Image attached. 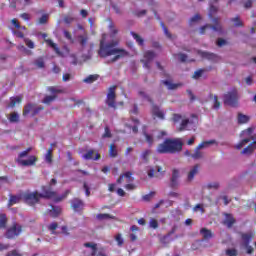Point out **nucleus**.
Returning <instances> with one entry per match:
<instances>
[{"label": "nucleus", "mask_w": 256, "mask_h": 256, "mask_svg": "<svg viewBox=\"0 0 256 256\" xmlns=\"http://www.w3.org/2000/svg\"><path fill=\"white\" fill-rule=\"evenodd\" d=\"M105 39L104 34L100 40L98 49V55L101 57V59H107V57L114 55V57L110 60V63H115L116 61H119V59H123V57H127V55H129L127 50L115 48L117 45H119V41L113 40L111 42H105Z\"/></svg>", "instance_id": "obj_1"}, {"label": "nucleus", "mask_w": 256, "mask_h": 256, "mask_svg": "<svg viewBox=\"0 0 256 256\" xmlns=\"http://www.w3.org/2000/svg\"><path fill=\"white\" fill-rule=\"evenodd\" d=\"M217 11H219L218 7L210 5L209 18L212 19L213 25L206 24L202 26L199 30L200 35H205L207 31H211L208 33L210 37H215V34H213V32L219 33V35H223V25H221L219 18H213V15H215Z\"/></svg>", "instance_id": "obj_2"}, {"label": "nucleus", "mask_w": 256, "mask_h": 256, "mask_svg": "<svg viewBox=\"0 0 256 256\" xmlns=\"http://www.w3.org/2000/svg\"><path fill=\"white\" fill-rule=\"evenodd\" d=\"M183 149V142L180 140L166 139L162 144L157 147V153H179Z\"/></svg>", "instance_id": "obj_3"}, {"label": "nucleus", "mask_w": 256, "mask_h": 256, "mask_svg": "<svg viewBox=\"0 0 256 256\" xmlns=\"http://www.w3.org/2000/svg\"><path fill=\"white\" fill-rule=\"evenodd\" d=\"M42 193H39L41 199H54L56 203L63 201V199H67L71 190H66L61 196H57V192L53 191L51 185L42 186Z\"/></svg>", "instance_id": "obj_4"}, {"label": "nucleus", "mask_w": 256, "mask_h": 256, "mask_svg": "<svg viewBox=\"0 0 256 256\" xmlns=\"http://www.w3.org/2000/svg\"><path fill=\"white\" fill-rule=\"evenodd\" d=\"M223 99L224 105H229V107H237V105H239V94L237 93V89L227 92Z\"/></svg>", "instance_id": "obj_5"}, {"label": "nucleus", "mask_w": 256, "mask_h": 256, "mask_svg": "<svg viewBox=\"0 0 256 256\" xmlns=\"http://www.w3.org/2000/svg\"><path fill=\"white\" fill-rule=\"evenodd\" d=\"M22 199L26 205H30V207H33V205H37L39 201H41V195L39 192H26L22 194Z\"/></svg>", "instance_id": "obj_6"}, {"label": "nucleus", "mask_w": 256, "mask_h": 256, "mask_svg": "<svg viewBox=\"0 0 256 256\" xmlns=\"http://www.w3.org/2000/svg\"><path fill=\"white\" fill-rule=\"evenodd\" d=\"M117 89V86H111L108 90V94L106 97V105L110 107L111 109H117V94L115 93V90Z\"/></svg>", "instance_id": "obj_7"}, {"label": "nucleus", "mask_w": 256, "mask_h": 256, "mask_svg": "<svg viewBox=\"0 0 256 256\" xmlns=\"http://www.w3.org/2000/svg\"><path fill=\"white\" fill-rule=\"evenodd\" d=\"M172 121L173 123H179V121H181L180 126L178 128V131H187V126L189 125V123H191V120H189V118H185L183 115L181 114H177L174 113L172 115Z\"/></svg>", "instance_id": "obj_8"}, {"label": "nucleus", "mask_w": 256, "mask_h": 256, "mask_svg": "<svg viewBox=\"0 0 256 256\" xmlns=\"http://www.w3.org/2000/svg\"><path fill=\"white\" fill-rule=\"evenodd\" d=\"M215 143H217L215 140H209L200 143L196 147L194 154L191 155L192 159H203V152H201V149H205V147H209V145H215Z\"/></svg>", "instance_id": "obj_9"}, {"label": "nucleus", "mask_w": 256, "mask_h": 256, "mask_svg": "<svg viewBox=\"0 0 256 256\" xmlns=\"http://www.w3.org/2000/svg\"><path fill=\"white\" fill-rule=\"evenodd\" d=\"M23 231V226L19 225L17 222H14L12 226L6 231L7 239H15L19 237Z\"/></svg>", "instance_id": "obj_10"}, {"label": "nucleus", "mask_w": 256, "mask_h": 256, "mask_svg": "<svg viewBox=\"0 0 256 256\" xmlns=\"http://www.w3.org/2000/svg\"><path fill=\"white\" fill-rule=\"evenodd\" d=\"M155 59V52L148 50L144 53V59L141 60V63H144V67L146 69H151V66L149 65L151 61Z\"/></svg>", "instance_id": "obj_11"}, {"label": "nucleus", "mask_w": 256, "mask_h": 256, "mask_svg": "<svg viewBox=\"0 0 256 256\" xmlns=\"http://www.w3.org/2000/svg\"><path fill=\"white\" fill-rule=\"evenodd\" d=\"M70 205H71V209H73V211H75L76 213L83 211V207H85V203L83 202V200L79 198H73L70 201Z\"/></svg>", "instance_id": "obj_12"}, {"label": "nucleus", "mask_w": 256, "mask_h": 256, "mask_svg": "<svg viewBox=\"0 0 256 256\" xmlns=\"http://www.w3.org/2000/svg\"><path fill=\"white\" fill-rule=\"evenodd\" d=\"M179 177H180L179 170L174 168L172 170V177L170 178L171 189H175V188L179 187Z\"/></svg>", "instance_id": "obj_13"}, {"label": "nucleus", "mask_w": 256, "mask_h": 256, "mask_svg": "<svg viewBox=\"0 0 256 256\" xmlns=\"http://www.w3.org/2000/svg\"><path fill=\"white\" fill-rule=\"evenodd\" d=\"M224 217L225 218L222 223L223 225L227 226L228 229H231V227L237 223V220L231 213H224Z\"/></svg>", "instance_id": "obj_14"}, {"label": "nucleus", "mask_w": 256, "mask_h": 256, "mask_svg": "<svg viewBox=\"0 0 256 256\" xmlns=\"http://www.w3.org/2000/svg\"><path fill=\"white\" fill-rule=\"evenodd\" d=\"M200 235H202V239L196 241L198 244L203 243V241H209V239H213V232L207 228H202L200 230Z\"/></svg>", "instance_id": "obj_15"}, {"label": "nucleus", "mask_w": 256, "mask_h": 256, "mask_svg": "<svg viewBox=\"0 0 256 256\" xmlns=\"http://www.w3.org/2000/svg\"><path fill=\"white\" fill-rule=\"evenodd\" d=\"M83 159H86V161H99V159H101V154H95V150L90 149L83 155Z\"/></svg>", "instance_id": "obj_16"}, {"label": "nucleus", "mask_w": 256, "mask_h": 256, "mask_svg": "<svg viewBox=\"0 0 256 256\" xmlns=\"http://www.w3.org/2000/svg\"><path fill=\"white\" fill-rule=\"evenodd\" d=\"M9 201H8V207H13V205H17V203H21V200L23 199V194L18 195H9Z\"/></svg>", "instance_id": "obj_17"}, {"label": "nucleus", "mask_w": 256, "mask_h": 256, "mask_svg": "<svg viewBox=\"0 0 256 256\" xmlns=\"http://www.w3.org/2000/svg\"><path fill=\"white\" fill-rule=\"evenodd\" d=\"M42 37H43L45 43H47V45H49V47L54 49L55 53H58V54L61 53V50L59 49V46H57V44L54 43L53 40L47 39V34L46 33L42 34Z\"/></svg>", "instance_id": "obj_18"}, {"label": "nucleus", "mask_w": 256, "mask_h": 256, "mask_svg": "<svg viewBox=\"0 0 256 256\" xmlns=\"http://www.w3.org/2000/svg\"><path fill=\"white\" fill-rule=\"evenodd\" d=\"M152 115L158 117V119H165V113H163V111L159 109V106L155 105L154 102L152 104Z\"/></svg>", "instance_id": "obj_19"}, {"label": "nucleus", "mask_w": 256, "mask_h": 256, "mask_svg": "<svg viewBox=\"0 0 256 256\" xmlns=\"http://www.w3.org/2000/svg\"><path fill=\"white\" fill-rule=\"evenodd\" d=\"M20 165H23V167H31V165H35L37 163V157L36 156H30L28 160H18Z\"/></svg>", "instance_id": "obj_20"}, {"label": "nucleus", "mask_w": 256, "mask_h": 256, "mask_svg": "<svg viewBox=\"0 0 256 256\" xmlns=\"http://www.w3.org/2000/svg\"><path fill=\"white\" fill-rule=\"evenodd\" d=\"M198 55H200V57H202V59H207L208 61H216L217 60V55H215L214 53L199 51Z\"/></svg>", "instance_id": "obj_21"}, {"label": "nucleus", "mask_w": 256, "mask_h": 256, "mask_svg": "<svg viewBox=\"0 0 256 256\" xmlns=\"http://www.w3.org/2000/svg\"><path fill=\"white\" fill-rule=\"evenodd\" d=\"M255 235L253 233H241V239L243 241V245H249Z\"/></svg>", "instance_id": "obj_22"}, {"label": "nucleus", "mask_w": 256, "mask_h": 256, "mask_svg": "<svg viewBox=\"0 0 256 256\" xmlns=\"http://www.w3.org/2000/svg\"><path fill=\"white\" fill-rule=\"evenodd\" d=\"M34 105L35 103H28L24 106L23 112H22L23 117H27L29 113H31V116L33 117Z\"/></svg>", "instance_id": "obj_23"}, {"label": "nucleus", "mask_w": 256, "mask_h": 256, "mask_svg": "<svg viewBox=\"0 0 256 256\" xmlns=\"http://www.w3.org/2000/svg\"><path fill=\"white\" fill-rule=\"evenodd\" d=\"M132 175H133V173H131L129 171L120 175V177L117 179V183L118 184L123 183L125 178H126L127 183H131V181H133V178L131 177Z\"/></svg>", "instance_id": "obj_24"}, {"label": "nucleus", "mask_w": 256, "mask_h": 256, "mask_svg": "<svg viewBox=\"0 0 256 256\" xmlns=\"http://www.w3.org/2000/svg\"><path fill=\"white\" fill-rule=\"evenodd\" d=\"M256 149V141H253L250 145L241 151V155H251Z\"/></svg>", "instance_id": "obj_25"}, {"label": "nucleus", "mask_w": 256, "mask_h": 256, "mask_svg": "<svg viewBox=\"0 0 256 256\" xmlns=\"http://www.w3.org/2000/svg\"><path fill=\"white\" fill-rule=\"evenodd\" d=\"M209 99H213L214 101L213 109H215L216 111L221 109V102L219 101V97L217 95H213V93H210Z\"/></svg>", "instance_id": "obj_26"}, {"label": "nucleus", "mask_w": 256, "mask_h": 256, "mask_svg": "<svg viewBox=\"0 0 256 256\" xmlns=\"http://www.w3.org/2000/svg\"><path fill=\"white\" fill-rule=\"evenodd\" d=\"M52 209L49 210L50 217H53V219L59 217L61 215V207L59 206H51Z\"/></svg>", "instance_id": "obj_27"}, {"label": "nucleus", "mask_w": 256, "mask_h": 256, "mask_svg": "<svg viewBox=\"0 0 256 256\" xmlns=\"http://www.w3.org/2000/svg\"><path fill=\"white\" fill-rule=\"evenodd\" d=\"M199 173V164H196L188 173V181H193L195 179V175Z\"/></svg>", "instance_id": "obj_28"}, {"label": "nucleus", "mask_w": 256, "mask_h": 256, "mask_svg": "<svg viewBox=\"0 0 256 256\" xmlns=\"http://www.w3.org/2000/svg\"><path fill=\"white\" fill-rule=\"evenodd\" d=\"M9 219L7 218V214L0 213V229H7V223Z\"/></svg>", "instance_id": "obj_29"}, {"label": "nucleus", "mask_w": 256, "mask_h": 256, "mask_svg": "<svg viewBox=\"0 0 256 256\" xmlns=\"http://www.w3.org/2000/svg\"><path fill=\"white\" fill-rule=\"evenodd\" d=\"M160 27L163 29L164 35L167 37V39L173 40V34L169 32V29L165 26V23L163 21H160Z\"/></svg>", "instance_id": "obj_30"}, {"label": "nucleus", "mask_w": 256, "mask_h": 256, "mask_svg": "<svg viewBox=\"0 0 256 256\" xmlns=\"http://www.w3.org/2000/svg\"><path fill=\"white\" fill-rule=\"evenodd\" d=\"M109 31H110V37L112 39L117 36V33H119V30L115 28V24L113 22H110L109 24Z\"/></svg>", "instance_id": "obj_31"}, {"label": "nucleus", "mask_w": 256, "mask_h": 256, "mask_svg": "<svg viewBox=\"0 0 256 256\" xmlns=\"http://www.w3.org/2000/svg\"><path fill=\"white\" fill-rule=\"evenodd\" d=\"M250 142H251L250 138H244L238 144H236L234 147H235V149H237L239 151L240 149H243V147H245V145H247V143H250Z\"/></svg>", "instance_id": "obj_32"}, {"label": "nucleus", "mask_w": 256, "mask_h": 256, "mask_svg": "<svg viewBox=\"0 0 256 256\" xmlns=\"http://www.w3.org/2000/svg\"><path fill=\"white\" fill-rule=\"evenodd\" d=\"M45 161L46 163H49L51 165V163H53V148L50 147L45 155Z\"/></svg>", "instance_id": "obj_33"}, {"label": "nucleus", "mask_w": 256, "mask_h": 256, "mask_svg": "<svg viewBox=\"0 0 256 256\" xmlns=\"http://www.w3.org/2000/svg\"><path fill=\"white\" fill-rule=\"evenodd\" d=\"M131 35L133 39H135V41L138 43V45H140V47H143L145 45V40H143V38H141L139 34L131 32Z\"/></svg>", "instance_id": "obj_34"}, {"label": "nucleus", "mask_w": 256, "mask_h": 256, "mask_svg": "<svg viewBox=\"0 0 256 256\" xmlns=\"http://www.w3.org/2000/svg\"><path fill=\"white\" fill-rule=\"evenodd\" d=\"M34 65L38 69H44L45 68V60L43 59V57H39L36 60H34Z\"/></svg>", "instance_id": "obj_35"}, {"label": "nucleus", "mask_w": 256, "mask_h": 256, "mask_svg": "<svg viewBox=\"0 0 256 256\" xmlns=\"http://www.w3.org/2000/svg\"><path fill=\"white\" fill-rule=\"evenodd\" d=\"M138 95L140 96V97H142V99H146V101H148V103H150L151 105H153V98H151V96H149V94H146L145 93V91H143V90H140L139 92H138Z\"/></svg>", "instance_id": "obj_36"}, {"label": "nucleus", "mask_w": 256, "mask_h": 256, "mask_svg": "<svg viewBox=\"0 0 256 256\" xmlns=\"http://www.w3.org/2000/svg\"><path fill=\"white\" fill-rule=\"evenodd\" d=\"M238 123H239V125L249 123V116L238 113Z\"/></svg>", "instance_id": "obj_37"}, {"label": "nucleus", "mask_w": 256, "mask_h": 256, "mask_svg": "<svg viewBox=\"0 0 256 256\" xmlns=\"http://www.w3.org/2000/svg\"><path fill=\"white\" fill-rule=\"evenodd\" d=\"M56 99L57 95L45 96L42 100V103H44V105H51V103H53V101H55Z\"/></svg>", "instance_id": "obj_38"}, {"label": "nucleus", "mask_w": 256, "mask_h": 256, "mask_svg": "<svg viewBox=\"0 0 256 256\" xmlns=\"http://www.w3.org/2000/svg\"><path fill=\"white\" fill-rule=\"evenodd\" d=\"M117 155H118L117 146H115V144H111L109 148V156L112 157V159H115Z\"/></svg>", "instance_id": "obj_39"}, {"label": "nucleus", "mask_w": 256, "mask_h": 256, "mask_svg": "<svg viewBox=\"0 0 256 256\" xmlns=\"http://www.w3.org/2000/svg\"><path fill=\"white\" fill-rule=\"evenodd\" d=\"M114 239H115L118 247H123L125 240L123 239V235L121 233L116 234Z\"/></svg>", "instance_id": "obj_40"}, {"label": "nucleus", "mask_w": 256, "mask_h": 256, "mask_svg": "<svg viewBox=\"0 0 256 256\" xmlns=\"http://www.w3.org/2000/svg\"><path fill=\"white\" fill-rule=\"evenodd\" d=\"M97 79H99V75L94 74V75H89L83 81H84V83L91 84V83H95V81H97Z\"/></svg>", "instance_id": "obj_41"}, {"label": "nucleus", "mask_w": 256, "mask_h": 256, "mask_svg": "<svg viewBox=\"0 0 256 256\" xmlns=\"http://www.w3.org/2000/svg\"><path fill=\"white\" fill-rule=\"evenodd\" d=\"M96 218L98 219V221H103L105 219H115V216L111 214H97Z\"/></svg>", "instance_id": "obj_42"}, {"label": "nucleus", "mask_w": 256, "mask_h": 256, "mask_svg": "<svg viewBox=\"0 0 256 256\" xmlns=\"http://www.w3.org/2000/svg\"><path fill=\"white\" fill-rule=\"evenodd\" d=\"M45 109L44 106H37V104H34V110L32 112V117H36V115H39L41 111Z\"/></svg>", "instance_id": "obj_43"}, {"label": "nucleus", "mask_w": 256, "mask_h": 256, "mask_svg": "<svg viewBox=\"0 0 256 256\" xmlns=\"http://www.w3.org/2000/svg\"><path fill=\"white\" fill-rule=\"evenodd\" d=\"M111 137H113V134L111 133L109 126H106L104 128V133L102 135V139H111Z\"/></svg>", "instance_id": "obj_44"}, {"label": "nucleus", "mask_w": 256, "mask_h": 256, "mask_svg": "<svg viewBox=\"0 0 256 256\" xmlns=\"http://www.w3.org/2000/svg\"><path fill=\"white\" fill-rule=\"evenodd\" d=\"M10 123H19V114L17 112H12L9 117Z\"/></svg>", "instance_id": "obj_45"}, {"label": "nucleus", "mask_w": 256, "mask_h": 256, "mask_svg": "<svg viewBox=\"0 0 256 256\" xmlns=\"http://www.w3.org/2000/svg\"><path fill=\"white\" fill-rule=\"evenodd\" d=\"M232 23H234V27H243V22L239 16L231 18Z\"/></svg>", "instance_id": "obj_46"}, {"label": "nucleus", "mask_w": 256, "mask_h": 256, "mask_svg": "<svg viewBox=\"0 0 256 256\" xmlns=\"http://www.w3.org/2000/svg\"><path fill=\"white\" fill-rule=\"evenodd\" d=\"M149 155H151V150H145L141 154V159L144 161V163H149Z\"/></svg>", "instance_id": "obj_47"}, {"label": "nucleus", "mask_w": 256, "mask_h": 256, "mask_svg": "<svg viewBox=\"0 0 256 256\" xmlns=\"http://www.w3.org/2000/svg\"><path fill=\"white\" fill-rule=\"evenodd\" d=\"M163 85H166L168 89H177L179 87V84H173L171 81L168 80H162Z\"/></svg>", "instance_id": "obj_48"}, {"label": "nucleus", "mask_w": 256, "mask_h": 256, "mask_svg": "<svg viewBox=\"0 0 256 256\" xmlns=\"http://www.w3.org/2000/svg\"><path fill=\"white\" fill-rule=\"evenodd\" d=\"M21 101H22V98L19 96L12 97L10 99V107H15V105H17V103H21Z\"/></svg>", "instance_id": "obj_49"}, {"label": "nucleus", "mask_w": 256, "mask_h": 256, "mask_svg": "<svg viewBox=\"0 0 256 256\" xmlns=\"http://www.w3.org/2000/svg\"><path fill=\"white\" fill-rule=\"evenodd\" d=\"M49 21V15L48 14H43L39 19H38V24L39 25H45Z\"/></svg>", "instance_id": "obj_50"}, {"label": "nucleus", "mask_w": 256, "mask_h": 256, "mask_svg": "<svg viewBox=\"0 0 256 256\" xmlns=\"http://www.w3.org/2000/svg\"><path fill=\"white\" fill-rule=\"evenodd\" d=\"M78 39L81 47H85V45H87V41H89V38L83 35L78 36Z\"/></svg>", "instance_id": "obj_51"}, {"label": "nucleus", "mask_w": 256, "mask_h": 256, "mask_svg": "<svg viewBox=\"0 0 256 256\" xmlns=\"http://www.w3.org/2000/svg\"><path fill=\"white\" fill-rule=\"evenodd\" d=\"M149 225L151 229H158L159 228V222L155 218H151Z\"/></svg>", "instance_id": "obj_52"}, {"label": "nucleus", "mask_w": 256, "mask_h": 256, "mask_svg": "<svg viewBox=\"0 0 256 256\" xmlns=\"http://www.w3.org/2000/svg\"><path fill=\"white\" fill-rule=\"evenodd\" d=\"M24 43L28 49H35V43L31 41L29 38H24Z\"/></svg>", "instance_id": "obj_53"}, {"label": "nucleus", "mask_w": 256, "mask_h": 256, "mask_svg": "<svg viewBox=\"0 0 256 256\" xmlns=\"http://www.w3.org/2000/svg\"><path fill=\"white\" fill-rule=\"evenodd\" d=\"M244 249H246L247 255H253L255 253V249L249 244L244 245Z\"/></svg>", "instance_id": "obj_54"}, {"label": "nucleus", "mask_w": 256, "mask_h": 256, "mask_svg": "<svg viewBox=\"0 0 256 256\" xmlns=\"http://www.w3.org/2000/svg\"><path fill=\"white\" fill-rule=\"evenodd\" d=\"M197 21H201V15L195 14L192 18H190V25H193V23H197Z\"/></svg>", "instance_id": "obj_55"}, {"label": "nucleus", "mask_w": 256, "mask_h": 256, "mask_svg": "<svg viewBox=\"0 0 256 256\" xmlns=\"http://www.w3.org/2000/svg\"><path fill=\"white\" fill-rule=\"evenodd\" d=\"M225 253H226L227 256H237L238 255L237 249H235V248L227 249L225 251Z\"/></svg>", "instance_id": "obj_56"}, {"label": "nucleus", "mask_w": 256, "mask_h": 256, "mask_svg": "<svg viewBox=\"0 0 256 256\" xmlns=\"http://www.w3.org/2000/svg\"><path fill=\"white\" fill-rule=\"evenodd\" d=\"M204 72H205V70H203V69H199V70L195 71L193 74V79H199V77H202Z\"/></svg>", "instance_id": "obj_57"}, {"label": "nucleus", "mask_w": 256, "mask_h": 256, "mask_svg": "<svg viewBox=\"0 0 256 256\" xmlns=\"http://www.w3.org/2000/svg\"><path fill=\"white\" fill-rule=\"evenodd\" d=\"M144 136H145V139H146L148 145H150V146L153 145V141H154L153 136L151 134H147V133H145Z\"/></svg>", "instance_id": "obj_58"}, {"label": "nucleus", "mask_w": 256, "mask_h": 256, "mask_svg": "<svg viewBox=\"0 0 256 256\" xmlns=\"http://www.w3.org/2000/svg\"><path fill=\"white\" fill-rule=\"evenodd\" d=\"M64 37L65 39H67L68 41H71V43H73V36L71 35V32L64 30Z\"/></svg>", "instance_id": "obj_59"}, {"label": "nucleus", "mask_w": 256, "mask_h": 256, "mask_svg": "<svg viewBox=\"0 0 256 256\" xmlns=\"http://www.w3.org/2000/svg\"><path fill=\"white\" fill-rule=\"evenodd\" d=\"M48 91H49V93H63V90H62V89H57V88L54 87V86L48 87Z\"/></svg>", "instance_id": "obj_60"}, {"label": "nucleus", "mask_w": 256, "mask_h": 256, "mask_svg": "<svg viewBox=\"0 0 256 256\" xmlns=\"http://www.w3.org/2000/svg\"><path fill=\"white\" fill-rule=\"evenodd\" d=\"M216 45L218 47H223V45H227V40H225L223 38H218L216 41Z\"/></svg>", "instance_id": "obj_61"}, {"label": "nucleus", "mask_w": 256, "mask_h": 256, "mask_svg": "<svg viewBox=\"0 0 256 256\" xmlns=\"http://www.w3.org/2000/svg\"><path fill=\"white\" fill-rule=\"evenodd\" d=\"M208 189H219V182H212L207 184Z\"/></svg>", "instance_id": "obj_62"}, {"label": "nucleus", "mask_w": 256, "mask_h": 256, "mask_svg": "<svg viewBox=\"0 0 256 256\" xmlns=\"http://www.w3.org/2000/svg\"><path fill=\"white\" fill-rule=\"evenodd\" d=\"M178 57H179V61H180L181 63H185V61H187V54L179 53V54H178Z\"/></svg>", "instance_id": "obj_63"}, {"label": "nucleus", "mask_w": 256, "mask_h": 256, "mask_svg": "<svg viewBox=\"0 0 256 256\" xmlns=\"http://www.w3.org/2000/svg\"><path fill=\"white\" fill-rule=\"evenodd\" d=\"M6 256H23V255L21 253H19V251H17V250H12V251L8 252L6 254Z\"/></svg>", "instance_id": "obj_64"}]
</instances>
